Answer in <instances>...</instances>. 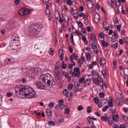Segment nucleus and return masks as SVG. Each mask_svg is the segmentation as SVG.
<instances>
[{
  "instance_id": "nucleus-1",
  "label": "nucleus",
  "mask_w": 128,
  "mask_h": 128,
  "mask_svg": "<svg viewBox=\"0 0 128 128\" xmlns=\"http://www.w3.org/2000/svg\"><path fill=\"white\" fill-rule=\"evenodd\" d=\"M15 92L16 96H19V94L24 96H24L28 98H36L34 90L30 86L20 85L16 87Z\"/></svg>"
},
{
  "instance_id": "nucleus-2",
  "label": "nucleus",
  "mask_w": 128,
  "mask_h": 128,
  "mask_svg": "<svg viewBox=\"0 0 128 128\" xmlns=\"http://www.w3.org/2000/svg\"><path fill=\"white\" fill-rule=\"evenodd\" d=\"M42 25L40 23H38L32 26L29 28L28 34L30 36H38L40 32H42Z\"/></svg>"
},
{
  "instance_id": "nucleus-3",
  "label": "nucleus",
  "mask_w": 128,
  "mask_h": 128,
  "mask_svg": "<svg viewBox=\"0 0 128 128\" xmlns=\"http://www.w3.org/2000/svg\"><path fill=\"white\" fill-rule=\"evenodd\" d=\"M42 81L44 84H45L46 86H50V82H52V80H50V75L49 74H46L44 75Z\"/></svg>"
},
{
  "instance_id": "nucleus-4",
  "label": "nucleus",
  "mask_w": 128,
  "mask_h": 128,
  "mask_svg": "<svg viewBox=\"0 0 128 128\" xmlns=\"http://www.w3.org/2000/svg\"><path fill=\"white\" fill-rule=\"evenodd\" d=\"M18 14L20 16L30 14V9L26 8H23L18 12Z\"/></svg>"
},
{
  "instance_id": "nucleus-5",
  "label": "nucleus",
  "mask_w": 128,
  "mask_h": 128,
  "mask_svg": "<svg viewBox=\"0 0 128 128\" xmlns=\"http://www.w3.org/2000/svg\"><path fill=\"white\" fill-rule=\"evenodd\" d=\"M70 62L72 64H68V68L72 70L74 66H76V62H74V56L72 55L70 56Z\"/></svg>"
},
{
  "instance_id": "nucleus-6",
  "label": "nucleus",
  "mask_w": 128,
  "mask_h": 128,
  "mask_svg": "<svg viewBox=\"0 0 128 128\" xmlns=\"http://www.w3.org/2000/svg\"><path fill=\"white\" fill-rule=\"evenodd\" d=\"M101 120L104 122H108V124H112L114 122L110 120V119L108 118V115L104 116H101Z\"/></svg>"
},
{
  "instance_id": "nucleus-7",
  "label": "nucleus",
  "mask_w": 128,
  "mask_h": 128,
  "mask_svg": "<svg viewBox=\"0 0 128 128\" xmlns=\"http://www.w3.org/2000/svg\"><path fill=\"white\" fill-rule=\"evenodd\" d=\"M36 86L39 90H44L46 86L44 84H42L40 82H36Z\"/></svg>"
},
{
  "instance_id": "nucleus-8",
  "label": "nucleus",
  "mask_w": 128,
  "mask_h": 128,
  "mask_svg": "<svg viewBox=\"0 0 128 128\" xmlns=\"http://www.w3.org/2000/svg\"><path fill=\"white\" fill-rule=\"evenodd\" d=\"M92 76L94 77V78H98V72L92 70L91 72Z\"/></svg>"
},
{
  "instance_id": "nucleus-9",
  "label": "nucleus",
  "mask_w": 128,
  "mask_h": 128,
  "mask_svg": "<svg viewBox=\"0 0 128 128\" xmlns=\"http://www.w3.org/2000/svg\"><path fill=\"white\" fill-rule=\"evenodd\" d=\"M89 38H90V40H92L94 42H96V34H94L91 33L89 35Z\"/></svg>"
},
{
  "instance_id": "nucleus-10",
  "label": "nucleus",
  "mask_w": 128,
  "mask_h": 128,
  "mask_svg": "<svg viewBox=\"0 0 128 128\" xmlns=\"http://www.w3.org/2000/svg\"><path fill=\"white\" fill-rule=\"evenodd\" d=\"M110 100H108V108H114V104L112 103V97H109Z\"/></svg>"
},
{
  "instance_id": "nucleus-11",
  "label": "nucleus",
  "mask_w": 128,
  "mask_h": 128,
  "mask_svg": "<svg viewBox=\"0 0 128 128\" xmlns=\"http://www.w3.org/2000/svg\"><path fill=\"white\" fill-rule=\"evenodd\" d=\"M5 64H12L14 62L12 60V58H7V60H4Z\"/></svg>"
},
{
  "instance_id": "nucleus-12",
  "label": "nucleus",
  "mask_w": 128,
  "mask_h": 128,
  "mask_svg": "<svg viewBox=\"0 0 128 128\" xmlns=\"http://www.w3.org/2000/svg\"><path fill=\"white\" fill-rule=\"evenodd\" d=\"M72 12H74L73 14H78V11L76 6H74V7L72 8Z\"/></svg>"
},
{
  "instance_id": "nucleus-13",
  "label": "nucleus",
  "mask_w": 128,
  "mask_h": 128,
  "mask_svg": "<svg viewBox=\"0 0 128 128\" xmlns=\"http://www.w3.org/2000/svg\"><path fill=\"white\" fill-rule=\"evenodd\" d=\"M40 72V68H36L32 69V74H34Z\"/></svg>"
},
{
  "instance_id": "nucleus-14",
  "label": "nucleus",
  "mask_w": 128,
  "mask_h": 128,
  "mask_svg": "<svg viewBox=\"0 0 128 128\" xmlns=\"http://www.w3.org/2000/svg\"><path fill=\"white\" fill-rule=\"evenodd\" d=\"M80 78V72L76 73V72H72V78Z\"/></svg>"
},
{
  "instance_id": "nucleus-15",
  "label": "nucleus",
  "mask_w": 128,
  "mask_h": 128,
  "mask_svg": "<svg viewBox=\"0 0 128 128\" xmlns=\"http://www.w3.org/2000/svg\"><path fill=\"white\" fill-rule=\"evenodd\" d=\"M55 108L56 110H62V104H60L56 106Z\"/></svg>"
},
{
  "instance_id": "nucleus-16",
  "label": "nucleus",
  "mask_w": 128,
  "mask_h": 128,
  "mask_svg": "<svg viewBox=\"0 0 128 128\" xmlns=\"http://www.w3.org/2000/svg\"><path fill=\"white\" fill-rule=\"evenodd\" d=\"M46 114H47L48 116H52V112L50 109H47L46 110Z\"/></svg>"
},
{
  "instance_id": "nucleus-17",
  "label": "nucleus",
  "mask_w": 128,
  "mask_h": 128,
  "mask_svg": "<svg viewBox=\"0 0 128 128\" xmlns=\"http://www.w3.org/2000/svg\"><path fill=\"white\" fill-rule=\"evenodd\" d=\"M101 42L104 48H108V43L106 42H105L104 39V40H102Z\"/></svg>"
},
{
  "instance_id": "nucleus-18",
  "label": "nucleus",
  "mask_w": 128,
  "mask_h": 128,
  "mask_svg": "<svg viewBox=\"0 0 128 128\" xmlns=\"http://www.w3.org/2000/svg\"><path fill=\"white\" fill-rule=\"evenodd\" d=\"M93 82L94 84H97L98 86L102 82V81L96 78H93Z\"/></svg>"
},
{
  "instance_id": "nucleus-19",
  "label": "nucleus",
  "mask_w": 128,
  "mask_h": 128,
  "mask_svg": "<svg viewBox=\"0 0 128 128\" xmlns=\"http://www.w3.org/2000/svg\"><path fill=\"white\" fill-rule=\"evenodd\" d=\"M18 36H17L16 34H14L12 36L11 40H13V42H16V40H18Z\"/></svg>"
},
{
  "instance_id": "nucleus-20",
  "label": "nucleus",
  "mask_w": 128,
  "mask_h": 128,
  "mask_svg": "<svg viewBox=\"0 0 128 128\" xmlns=\"http://www.w3.org/2000/svg\"><path fill=\"white\" fill-rule=\"evenodd\" d=\"M92 120V118L90 116H88L86 118V120L88 121V124H94V122Z\"/></svg>"
},
{
  "instance_id": "nucleus-21",
  "label": "nucleus",
  "mask_w": 128,
  "mask_h": 128,
  "mask_svg": "<svg viewBox=\"0 0 128 128\" xmlns=\"http://www.w3.org/2000/svg\"><path fill=\"white\" fill-rule=\"evenodd\" d=\"M106 59L104 58H102L100 60V66H104L106 64Z\"/></svg>"
},
{
  "instance_id": "nucleus-22",
  "label": "nucleus",
  "mask_w": 128,
  "mask_h": 128,
  "mask_svg": "<svg viewBox=\"0 0 128 128\" xmlns=\"http://www.w3.org/2000/svg\"><path fill=\"white\" fill-rule=\"evenodd\" d=\"M65 78H68L69 82H70V80H72V76H70V72H66V74L65 76Z\"/></svg>"
},
{
  "instance_id": "nucleus-23",
  "label": "nucleus",
  "mask_w": 128,
  "mask_h": 128,
  "mask_svg": "<svg viewBox=\"0 0 128 128\" xmlns=\"http://www.w3.org/2000/svg\"><path fill=\"white\" fill-rule=\"evenodd\" d=\"M112 120H114V122H118L119 120V118L118 116V115H115L112 117Z\"/></svg>"
},
{
  "instance_id": "nucleus-24",
  "label": "nucleus",
  "mask_w": 128,
  "mask_h": 128,
  "mask_svg": "<svg viewBox=\"0 0 128 128\" xmlns=\"http://www.w3.org/2000/svg\"><path fill=\"white\" fill-rule=\"evenodd\" d=\"M110 4L112 8H114L116 6V2L114 0H111Z\"/></svg>"
},
{
  "instance_id": "nucleus-25",
  "label": "nucleus",
  "mask_w": 128,
  "mask_h": 128,
  "mask_svg": "<svg viewBox=\"0 0 128 128\" xmlns=\"http://www.w3.org/2000/svg\"><path fill=\"white\" fill-rule=\"evenodd\" d=\"M116 104L119 106H122V103L120 102V98H117L116 99Z\"/></svg>"
},
{
  "instance_id": "nucleus-26",
  "label": "nucleus",
  "mask_w": 128,
  "mask_h": 128,
  "mask_svg": "<svg viewBox=\"0 0 128 128\" xmlns=\"http://www.w3.org/2000/svg\"><path fill=\"white\" fill-rule=\"evenodd\" d=\"M92 50H96V48H98V46H96V44L94 42L92 43Z\"/></svg>"
},
{
  "instance_id": "nucleus-27",
  "label": "nucleus",
  "mask_w": 128,
  "mask_h": 128,
  "mask_svg": "<svg viewBox=\"0 0 128 128\" xmlns=\"http://www.w3.org/2000/svg\"><path fill=\"white\" fill-rule=\"evenodd\" d=\"M82 40L84 42L85 45L88 44V42L86 40V36H83V37L82 38Z\"/></svg>"
},
{
  "instance_id": "nucleus-28",
  "label": "nucleus",
  "mask_w": 128,
  "mask_h": 128,
  "mask_svg": "<svg viewBox=\"0 0 128 128\" xmlns=\"http://www.w3.org/2000/svg\"><path fill=\"white\" fill-rule=\"evenodd\" d=\"M62 94L64 96H68V94H70V91L66 89H65L64 90Z\"/></svg>"
},
{
  "instance_id": "nucleus-29",
  "label": "nucleus",
  "mask_w": 128,
  "mask_h": 128,
  "mask_svg": "<svg viewBox=\"0 0 128 128\" xmlns=\"http://www.w3.org/2000/svg\"><path fill=\"white\" fill-rule=\"evenodd\" d=\"M74 33L71 34V36L70 38V42L73 44H74Z\"/></svg>"
},
{
  "instance_id": "nucleus-30",
  "label": "nucleus",
  "mask_w": 128,
  "mask_h": 128,
  "mask_svg": "<svg viewBox=\"0 0 128 128\" xmlns=\"http://www.w3.org/2000/svg\"><path fill=\"white\" fill-rule=\"evenodd\" d=\"M46 14L48 18H49V16H50V9L46 10Z\"/></svg>"
},
{
  "instance_id": "nucleus-31",
  "label": "nucleus",
  "mask_w": 128,
  "mask_h": 128,
  "mask_svg": "<svg viewBox=\"0 0 128 128\" xmlns=\"http://www.w3.org/2000/svg\"><path fill=\"white\" fill-rule=\"evenodd\" d=\"M74 88V84H70L68 86V90H72V88Z\"/></svg>"
},
{
  "instance_id": "nucleus-32",
  "label": "nucleus",
  "mask_w": 128,
  "mask_h": 128,
  "mask_svg": "<svg viewBox=\"0 0 128 128\" xmlns=\"http://www.w3.org/2000/svg\"><path fill=\"white\" fill-rule=\"evenodd\" d=\"M55 74L56 78L58 80H60V71H57L56 72H55Z\"/></svg>"
},
{
  "instance_id": "nucleus-33",
  "label": "nucleus",
  "mask_w": 128,
  "mask_h": 128,
  "mask_svg": "<svg viewBox=\"0 0 128 128\" xmlns=\"http://www.w3.org/2000/svg\"><path fill=\"white\" fill-rule=\"evenodd\" d=\"M80 68L78 67H77V68L74 67V72H76L77 74H78V72H80Z\"/></svg>"
},
{
  "instance_id": "nucleus-34",
  "label": "nucleus",
  "mask_w": 128,
  "mask_h": 128,
  "mask_svg": "<svg viewBox=\"0 0 128 128\" xmlns=\"http://www.w3.org/2000/svg\"><path fill=\"white\" fill-rule=\"evenodd\" d=\"M88 8H94V4H92V2H90L88 4Z\"/></svg>"
},
{
  "instance_id": "nucleus-35",
  "label": "nucleus",
  "mask_w": 128,
  "mask_h": 128,
  "mask_svg": "<svg viewBox=\"0 0 128 128\" xmlns=\"http://www.w3.org/2000/svg\"><path fill=\"white\" fill-rule=\"evenodd\" d=\"M86 78H84V76H82L81 78H80L79 79V82L80 84H82V82H84Z\"/></svg>"
},
{
  "instance_id": "nucleus-36",
  "label": "nucleus",
  "mask_w": 128,
  "mask_h": 128,
  "mask_svg": "<svg viewBox=\"0 0 128 128\" xmlns=\"http://www.w3.org/2000/svg\"><path fill=\"white\" fill-rule=\"evenodd\" d=\"M48 124L50 126H55L54 122V121H48Z\"/></svg>"
},
{
  "instance_id": "nucleus-37",
  "label": "nucleus",
  "mask_w": 128,
  "mask_h": 128,
  "mask_svg": "<svg viewBox=\"0 0 128 128\" xmlns=\"http://www.w3.org/2000/svg\"><path fill=\"white\" fill-rule=\"evenodd\" d=\"M66 3L68 6H70L72 5V4H74V2L72 1V0H67Z\"/></svg>"
},
{
  "instance_id": "nucleus-38",
  "label": "nucleus",
  "mask_w": 128,
  "mask_h": 128,
  "mask_svg": "<svg viewBox=\"0 0 128 128\" xmlns=\"http://www.w3.org/2000/svg\"><path fill=\"white\" fill-rule=\"evenodd\" d=\"M102 74L104 76V78H106V76H108L106 75V72L104 70H102Z\"/></svg>"
},
{
  "instance_id": "nucleus-39",
  "label": "nucleus",
  "mask_w": 128,
  "mask_h": 128,
  "mask_svg": "<svg viewBox=\"0 0 128 128\" xmlns=\"http://www.w3.org/2000/svg\"><path fill=\"white\" fill-rule=\"evenodd\" d=\"M48 106L50 108H52L54 106V102H50L48 104Z\"/></svg>"
},
{
  "instance_id": "nucleus-40",
  "label": "nucleus",
  "mask_w": 128,
  "mask_h": 128,
  "mask_svg": "<svg viewBox=\"0 0 128 128\" xmlns=\"http://www.w3.org/2000/svg\"><path fill=\"white\" fill-rule=\"evenodd\" d=\"M78 26L80 28H82L84 27V24H82V22L80 21L78 24Z\"/></svg>"
},
{
  "instance_id": "nucleus-41",
  "label": "nucleus",
  "mask_w": 128,
  "mask_h": 128,
  "mask_svg": "<svg viewBox=\"0 0 128 128\" xmlns=\"http://www.w3.org/2000/svg\"><path fill=\"white\" fill-rule=\"evenodd\" d=\"M62 68H64V70L66 68V64H64V61L62 62Z\"/></svg>"
},
{
  "instance_id": "nucleus-42",
  "label": "nucleus",
  "mask_w": 128,
  "mask_h": 128,
  "mask_svg": "<svg viewBox=\"0 0 128 128\" xmlns=\"http://www.w3.org/2000/svg\"><path fill=\"white\" fill-rule=\"evenodd\" d=\"M94 20L95 22H96V24H98V22H100V17L98 18L96 17V16L94 18Z\"/></svg>"
},
{
  "instance_id": "nucleus-43",
  "label": "nucleus",
  "mask_w": 128,
  "mask_h": 128,
  "mask_svg": "<svg viewBox=\"0 0 128 128\" xmlns=\"http://www.w3.org/2000/svg\"><path fill=\"white\" fill-rule=\"evenodd\" d=\"M94 102L96 104H98V102H100V100L98 98H94Z\"/></svg>"
},
{
  "instance_id": "nucleus-44",
  "label": "nucleus",
  "mask_w": 128,
  "mask_h": 128,
  "mask_svg": "<svg viewBox=\"0 0 128 128\" xmlns=\"http://www.w3.org/2000/svg\"><path fill=\"white\" fill-rule=\"evenodd\" d=\"M92 112V106H88V110H87V112L90 113Z\"/></svg>"
},
{
  "instance_id": "nucleus-45",
  "label": "nucleus",
  "mask_w": 128,
  "mask_h": 128,
  "mask_svg": "<svg viewBox=\"0 0 128 128\" xmlns=\"http://www.w3.org/2000/svg\"><path fill=\"white\" fill-rule=\"evenodd\" d=\"M68 50H69V52L70 54H72V52H73L74 50L72 49V46H69Z\"/></svg>"
},
{
  "instance_id": "nucleus-46",
  "label": "nucleus",
  "mask_w": 128,
  "mask_h": 128,
  "mask_svg": "<svg viewBox=\"0 0 128 128\" xmlns=\"http://www.w3.org/2000/svg\"><path fill=\"white\" fill-rule=\"evenodd\" d=\"M70 110L69 108L65 110L64 114H70Z\"/></svg>"
},
{
  "instance_id": "nucleus-47",
  "label": "nucleus",
  "mask_w": 128,
  "mask_h": 128,
  "mask_svg": "<svg viewBox=\"0 0 128 128\" xmlns=\"http://www.w3.org/2000/svg\"><path fill=\"white\" fill-rule=\"evenodd\" d=\"M58 56L60 54H64V50L62 49H60L58 52Z\"/></svg>"
},
{
  "instance_id": "nucleus-48",
  "label": "nucleus",
  "mask_w": 128,
  "mask_h": 128,
  "mask_svg": "<svg viewBox=\"0 0 128 128\" xmlns=\"http://www.w3.org/2000/svg\"><path fill=\"white\" fill-rule=\"evenodd\" d=\"M99 96L100 98H104V92L100 93Z\"/></svg>"
},
{
  "instance_id": "nucleus-49",
  "label": "nucleus",
  "mask_w": 128,
  "mask_h": 128,
  "mask_svg": "<svg viewBox=\"0 0 128 128\" xmlns=\"http://www.w3.org/2000/svg\"><path fill=\"white\" fill-rule=\"evenodd\" d=\"M108 108V106L106 105L104 108H102V112H106Z\"/></svg>"
},
{
  "instance_id": "nucleus-50",
  "label": "nucleus",
  "mask_w": 128,
  "mask_h": 128,
  "mask_svg": "<svg viewBox=\"0 0 128 128\" xmlns=\"http://www.w3.org/2000/svg\"><path fill=\"white\" fill-rule=\"evenodd\" d=\"M78 110H84V106H82L80 105V106H79L78 107Z\"/></svg>"
},
{
  "instance_id": "nucleus-51",
  "label": "nucleus",
  "mask_w": 128,
  "mask_h": 128,
  "mask_svg": "<svg viewBox=\"0 0 128 128\" xmlns=\"http://www.w3.org/2000/svg\"><path fill=\"white\" fill-rule=\"evenodd\" d=\"M112 48H118V43H115L113 45H112Z\"/></svg>"
},
{
  "instance_id": "nucleus-52",
  "label": "nucleus",
  "mask_w": 128,
  "mask_h": 128,
  "mask_svg": "<svg viewBox=\"0 0 128 128\" xmlns=\"http://www.w3.org/2000/svg\"><path fill=\"white\" fill-rule=\"evenodd\" d=\"M72 54L73 55H72V56H74V60H78V55L76 54H74V53H73Z\"/></svg>"
},
{
  "instance_id": "nucleus-53",
  "label": "nucleus",
  "mask_w": 128,
  "mask_h": 128,
  "mask_svg": "<svg viewBox=\"0 0 128 128\" xmlns=\"http://www.w3.org/2000/svg\"><path fill=\"white\" fill-rule=\"evenodd\" d=\"M83 18L84 20H88V15L86 14H84V16H83Z\"/></svg>"
},
{
  "instance_id": "nucleus-54",
  "label": "nucleus",
  "mask_w": 128,
  "mask_h": 128,
  "mask_svg": "<svg viewBox=\"0 0 128 128\" xmlns=\"http://www.w3.org/2000/svg\"><path fill=\"white\" fill-rule=\"evenodd\" d=\"M86 30L88 32H92V26H87Z\"/></svg>"
},
{
  "instance_id": "nucleus-55",
  "label": "nucleus",
  "mask_w": 128,
  "mask_h": 128,
  "mask_svg": "<svg viewBox=\"0 0 128 128\" xmlns=\"http://www.w3.org/2000/svg\"><path fill=\"white\" fill-rule=\"evenodd\" d=\"M122 118H124V120H128V116H126L122 114Z\"/></svg>"
},
{
  "instance_id": "nucleus-56",
  "label": "nucleus",
  "mask_w": 128,
  "mask_h": 128,
  "mask_svg": "<svg viewBox=\"0 0 128 128\" xmlns=\"http://www.w3.org/2000/svg\"><path fill=\"white\" fill-rule=\"evenodd\" d=\"M14 2L16 5L20 4V0H14Z\"/></svg>"
},
{
  "instance_id": "nucleus-57",
  "label": "nucleus",
  "mask_w": 128,
  "mask_h": 128,
  "mask_svg": "<svg viewBox=\"0 0 128 128\" xmlns=\"http://www.w3.org/2000/svg\"><path fill=\"white\" fill-rule=\"evenodd\" d=\"M63 102H64V100H60L58 102V104H60L61 106H62Z\"/></svg>"
},
{
  "instance_id": "nucleus-58",
  "label": "nucleus",
  "mask_w": 128,
  "mask_h": 128,
  "mask_svg": "<svg viewBox=\"0 0 128 128\" xmlns=\"http://www.w3.org/2000/svg\"><path fill=\"white\" fill-rule=\"evenodd\" d=\"M50 56H54V50H52V48H50Z\"/></svg>"
},
{
  "instance_id": "nucleus-59",
  "label": "nucleus",
  "mask_w": 128,
  "mask_h": 128,
  "mask_svg": "<svg viewBox=\"0 0 128 128\" xmlns=\"http://www.w3.org/2000/svg\"><path fill=\"white\" fill-rule=\"evenodd\" d=\"M124 73L125 76H128V69H125L124 71Z\"/></svg>"
},
{
  "instance_id": "nucleus-60",
  "label": "nucleus",
  "mask_w": 128,
  "mask_h": 128,
  "mask_svg": "<svg viewBox=\"0 0 128 128\" xmlns=\"http://www.w3.org/2000/svg\"><path fill=\"white\" fill-rule=\"evenodd\" d=\"M120 26H122V25H116V28H117L118 32H120Z\"/></svg>"
},
{
  "instance_id": "nucleus-61",
  "label": "nucleus",
  "mask_w": 128,
  "mask_h": 128,
  "mask_svg": "<svg viewBox=\"0 0 128 128\" xmlns=\"http://www.w3.org/2000/svg\"><path fill=\"white\" fill-rule=\"evenodd\" d=\"M119 22H118V18H115V20H114V23H115L116 24H118Z\"/></svg>"
},
{
  "instance_id": "nucleus-62",
  "label": "nucleus",
  "mask_w": 128,
  "mask_h": 128,
  "mask_svg": "<svg viewBox=\"0 0 128 128\" xmlns=\"http://www.w3.org/2000/svg\"><path fill=\"white\" fill-rule=\"evenodd\" d=\"M59 56L60 57V60H61V61L64 60V54H61L60 56Z\"/></svg>"
},
{
  "instance_id": "nucleus-63",
  "label": "nucleus",
  "mask_w": 128,
  "mask_h": 128,
  "mask_svg": "<svg viewBox=\"0 0 128 128\" xmlns=\"http://www.w3.org/2000/svg\"><path fill=\"white\" fill-rule=\"evenodd\" d=\"M119 128H126V125L124 124H120Z\"/></svg>"
},
{
  "instance_id": "nucleus-64",
  "label": "nucleus",
  "mask_w": 128,
  "mask_h": 128,
  "mask_svg": "<svg viewBox=\"0 0 128 128\" xmlns=\"http://www.w3.org/2000/svg\"><path fill=\"white\" fill-rule=\"evenodd\" d=\"M123 110L125 112H128V108H123Z\"/></svg>"
}]
</instances>
